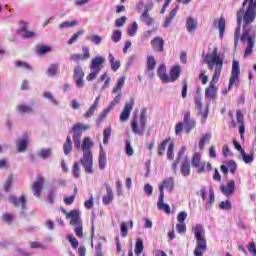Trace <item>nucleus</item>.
Wrapping results in <instances>:
<instances>
[{"label":"nucleus","instance_id":"nucleus-1","mask_svg":"<svg viewBox=\"0 0 256 256\" xmlns=\"http://www.w3.org/2000/svg\"><path fill=\"white\" fill-rule=\"evenodd\" d=\"M256 1L255 0H244L242 7L236 12V21L238 26L234 31V47L237 49L239 46V41L242 43H247L244 50V59L250 57L253 54V49H255L256 41Z\"/></svg>","mask_w":256,"mask_h":256},{"label":"nucleus","instance_id":"nucleus-2","mask_svg":"<svg viewBox=\"0 0 256 256\" xmlns=\"http://www.w3.org/2000/svg\"><path fill=\"white\" fill-rule=\"evenodd\" d=\"M204 63H206L209 71L214 70L212 80L205 89V97L207 99H217V86H215V83L219 82L221 71H223V58L219 55V49L217 47L213 49L212 53L206 54Z\"/></svg>","mask_w":256,"mask_h":256},{"label":"nucleus","instance_id":"nucleus-3","mask_svg":"<svg viewBox=\"0 0 256 256\" xmlns=\"http://www.w3.org/2000/svg\"><path fill=\"white\" fill-rule=\"evenodd\" d=\"M194 237L196 239V246L194 249V256H203L207 251V239H205V228L201 224H196L192 228Z\"/></svg>","mask_w":256,"mask_h":256},{"label":"nucleus","instance_id":"nucleus-4","mask_svg":"<svg viewBox=\"0 0 256 256\" xmlns=\"http://www.w3.org/2000/svg\"><path fill=\"white\" fill-rule=\"evenodd\" d=\"M197 125V122L195 121V119L191 118V111H187L184 113V118H183V122H178L175 125V133L176 135H181V133H183V127H184V131L185 133H191V131H193V129H195Z\"/></svg>","mask_w":256,"mask_h":256},{"label":"nucleus","instance_id":"nucleus-5","mask_svg":"<svg viewBox=\"0 0 256 256\" xmlns=\"http://www.w3.org/2000/svg\"><path fill=\"white\" fill-rule=\"evenodd\" d=\"M140 124L137 122V118L132 119L131 129L135 135H143L147 127V108H143L140 113Z\"/></svg>","mask_w":256,"mask_h":256},{"label":"nucleus","instance_id":"nucleus-6","mask_svg":"<svg viewBox=\"0 0 256 256\" xmlns=\"http://www.w3.org/2000/svg\"><path fill=\"white\" fill-rule=\"evenodd\" d=\"M125 79H127L126 76H121L117 82L114 88L112 89V93L116 94V96L113 98V100L109 104V109H113L116 105H119L121 103V99H123V87L125 86Z\"/></svg>","mask_w":256,"mask_h":256},{"label":"nucleus","instance_id":"nucleus-7","mask_svg":"<svg viewBox=\"0 0 256 256\" xmlns=\"http://www.w3.org/2000/svg\"><path fill=\"white\" fill-rule=\"evenodd\" d=\"M91 127L89 125L78 123L72 127V139L75 147H80L81 145V137L83 135V131H89Z\"/></svg>","mask_w":256,"mask_h":256},{"label":"nucleus","instance_id":"nucleus-8","mask_svg":"<svg viewBox=\"0 0 256 256\" xmlns=\"http://www.w3.org/2000/svg\"><path fill=\"white\" fill-rule=\"evenodd\" d=\"M239 75H241V68L239 67V61L234 60L232 62V70H231V76L228 84V91H231V89H233V85H235V81L239 79Z\"/></svg>","mask_w":256,"mask_h":256},{"label":"nucleus","instance_id":"nucleus-9","mask_svg":"<svg viewBox=\"0 0 256 256\" xmlns=\"http://www.w3.org/2000/svg\"><path fill=\"white\" fill-rule=\"evenodd\" d=\"M80 163L86 173L89 175L93 174V153H83Z\"/></svg>","mask_w":256,"mask_h":256},{"label":"nucleus","instance_id":"nucleus-10","mask_svg":"<svg viewBox=\"0 0 256 256\" xmlns=\"http://www.w3.org/2000/svg\"><path fill=\"white\" fill-rule=\"evenodd\" d=\"M133 107H135V98H130L129 102H126L122 112L120 113V122L125 123V121H129V117H131V111H133Z\"/></svg>","mask_w":256,"mask_h":256},{"label":"nucleus","instance_id":"nucleus-11","mask_svg":"<svg viewBox=\"0 0 256 256\" xmlns=\"http://www.w3.org/2000/svg\"><path fill=\"white\" fill-rule=\"evenodd\" d=\"M73 79L76 87L82 88L85 86V72L83 71V67H81V65L74 67Z\"/></svg>","mask_w":256,"mask_h":256},{"label":"nucleus","instance_id":"nucleus-12","mask_svg":"<svg viewBox=\"0 0 256 256\" xmlns=\"http://www.w3.org/2000/svg\"><path fill=\"white\" fill-rule=\"evenodd\" d=\"M150 44L155 53H163L165 51V40L159 36L154 37Z\"/></svg>","mask_w":256,"mask_h":256},{"label":"nucleus","instance_id":"nucleus-13","mask_svg":"<svg viewBox=\"0 0 256 256\" xmlns=\"http://www.w3.org/2000/svg\"><path fill=\"white\" fill-rule=\"evenodd\" d=\"M43 185H45V178L38 175L36 177V181L32 185V191L34 193V197H41V191H43Z\"/></svg>","mask_w":256,"mask_h":256},{"label":"nucleus","instance_id":"nucleus-14","mask_svg":"<svg viewBox=\"0 0 256 256\" xmlns=\"http://www.w3.org/2000/svg\"><path fill=\"white\" fill-rule=\"evenodd\" d=\"M66 219L70 221V225H79V223H82L81 221V211L74 209L70 212L66 213Z\"/></svg>","mask_w":256,"mask_h":256},{"label":"nucleus","instance_id":"nucleus-15","mask_svg":"<svg viewBox=\"0 0 256 256\" xmlns=\"http://www.w3.org/2000/svg\"><path fill=\"white\" fill-rule=\"evenodd\" d=\"M220 191L228 199L232 197L235 193V180H230L226 186L224 184L220 185Z\"/></svg>","mask_w":256,"mask_h":256},{"label":"nucleus","instance_id":"nucleus-16","mask_svg":"<svg viewBox=\"0 0 256 256\" xmlns=\"http://www.w3.org/2000/svg\"><path fill=\"white\" fill-rule=\"evenodd\" d=\"M105 63V57L96 56L91 60L90 71H98L101 73V69H103V64Z\"/></svg>","mask_w":256,"mask_h":256},{"label":"nucleus","instance_id":"nucleus-17","mask_svg":"<svg viewBox=\"0 0 256 256\" xmlns=\"http://www.w3.org/2000/svg\"><path fill=\"white\" fill-rule=\"evenodd\" d=\"M175 186V183L173 181V177H170V178H166L162 181L161 184H159V191H160V194L159 195H162L165 197V191L164 189H167V191H173V187Z\"/></svg>","mask_w":256,"mask_h":256},{"label":"nucleus","instance_id":"nucleus-18","mask_svg":"<svg viewBox=\"0 0 256 256\" xmlns=\"http://www.w3.org/2000/svg\"><path fill=\"white\" fill-rule=\"evenodd\" d=\"M213 27L219 29V36L221 39H223V36L225 35V27H227V21L225 20V18L220 17L218 20L214 19Z\"/></svg>","mask_w":256,"mask_h":256},{"label":"nucleus","instance_id":"nucleus-19","mask_svg":"<svg viewBox=\"0 0 256 256\" xmlns=\"http://www.w3.org/2000/svg\"><path fill=\"white\" fill-rule=\"evenodd\" d=\"M83 54H72L70 56V59L72 61H85L91 57V54L89 53V47H83L82 48Z\"/></svg>","mask_w":256,"mask_h":256},{"label":"nucleus","instance_id":"nucleus-20","mask_svg":"<svg viewBox=\"0 0 256 256\" xmlns=\"http://www.w3.org/2000/svg\"><path fill=\"white\" fill-rule=\"evenodd\" d=\"M11 203L14 204V207H21L22 211H25L27 208V198H25L24 195L20 196V198H17L15 196L10 198Z\"/></svg>","mask_w":256,"mask_h":256},{"label":"nucleus","instance_id":"nucleus-21","mask_svg":"<svg viewBox=\"0 0 256 256\" xmlns=\"http://www.w3.org/2000/svg\"><path fill=\"white\" fill-rule=\"evenodd\" d=\"M179 77H181V66H173L170 70V76H168L169 83H175Z\"/></svg>","mask_w":256,"mask_h":256},{"label":"nucleus","instance_id":"nucleus-22","mask_svg":"<svg viewBox=\"0 0 256 256\" xmlns=\"http://www.w3.org/2000/svg\"><path fill=\"white\" fill-rule=\"evenodd\" d=\"M16 145L19 153L27 151V147H29V136L24 135L22 139L18 140Z\"/></svg>","mask_w":256,"mask_h":256},{"label":"nucleus","instance_id":"nucleus-23","mask_svg":"<svg viewBox=\"0 0 256 256\" xmlns=\"http://www.w3.org/2000/svg\"><path fill=\"white\" fill-rule=\"evenodd\" d=\"M157 207L160 211H165L167 215L171 213V207L169 204H165V196L163 194L158 197Z\"/></svg>","mask_w":256,"mask_h":256},{"label":"nucleus","instance_id":"nucleus-24","mask_svg":"<svg viewBox=\"0 0 256 256\" xmlns=\"http://www.w3.org/2000/svg\"><path fill=\"white\" fill-rule=\"evenodd\" d=\"M157 75L164 83H169V75H167V68L165 64H161L157 69Z\"/></svg>","mask_w":256,"mask_h":256},{"label":"nucleus","instance_id":"nucleus-25","mask_svg":"<svg viewBox=\"0 0 256 256\" xmlns=\"http://www.w3.org/2000/svg\"><path fill=\"white\" fill-rule=\"evenodd\" d=\"M107 195L103 196L102 201L104 205H109L113 202V189H111V185L105 184Z\"/></svg>","mask_w":256,"mask_h":256},{"label":"nucleus","instance_id":"nucleus-26","mask_svg":"<svg viewBox=\"0 0 256 256\" xmlns=\"http://www.w3.org/2000/svg\"><path fill=\"white\" fill-rule=\"evenodd\" d=\"M16 111L19 113V115H27L33 111V107L27 104H18L16 106Z\"/></svg>","mask_w":256,"mask_h":256},{"label":"nucleus","instance_id":"nucleus-27","mask_svg":"<svg viewBox=\"0 0 256 256\" xmlns=\"http://www.w3.org/2000/svg\"><path fill=\"white\" fill-rule=\"evenodd\" d=\"M94 143L91 141V138L85 137L82 141V151L83 153H93L91 152V148L93 147Z\"/></svg>","mask_w":256,"mask_h":256},{"label":"nucleus","instance_id":"nucleus-28","mask_svg":"<svg viewBox=\"0 0 256 256\" xmlns=\"http://www.w3.org/2000/svg\"><path fill=\"white\" fill-rule=\"evenodd\" d=\"M97 107H99V96L95 99L91 107L83 115L84 119H89V117H91L95 113V111H97Z\"/></svg>","mask_w":256,"mask_h":256},{"label":"nucleus","instance_id":"nucleus-29","mask_svg":"<svg viewBox=\"0 0 256 256\" xmlns=\"http://www.w3.org/2000/svg\"><path fill=\"white\" fill-rule=\"evenodd\" d=\"M194 169H197V173H205V171H211L212 166L210 162H200L198 166H194Z\"/></svg>","mask_w":256,"mask_h":256},{"label":"nucleus","instance_id":"nucleus-30","mask_svg":"<svg viewBox=\"0 0 256 256\" xmlns=\"http://www.w3.org/2000/svg\"><path fill=\"white\" fill-rule=\"evenodd\" d=\"M197 20L193 17H188L186 21V28L188 33H193L197 29Z\"/></svg>","mask_w":256,"mask_h":256},{"label":"nucleus","instance_id":"nucleus-31","mask_svg":"<svg viewBox=\"0 0 256 256\" xmlns=\"http://www.w3.org/2000/svg\"><path fill=\"white\" fill-rule=\"evenodd\" d=\"M180 173L183 177H189V175H191V165L189 164V161L186 160L182 163Z\"/></svg>","mask_w":256,"mask_h":256},{"label":"nucleus","instance_id":"nucleus-32","mask_svg":"<svg viewBox=\"0 0 256 256\" xmlns=\"http://www.w3.org/2000/svg\"><path fill=\"white\" fill-rule=\"evenodd\" d=\"M211 137H212L211 133H206L201 136L200 141L198 143V147L200 151H203L205 149V144L211 141Z\"/></svg>","mask_w":256,"mask_h":256},{"label":"nucleus","instance_id":"nucleus-33","mask_svg":"<svg viewBox=\"0 0 256 256\" xmlns=\"http://www.w3.org/2000/svg\"><path fill=\"white\" fill-rule=\"evenodd\" d=\"M170 141H171V138H167L160 142V144L158 145V156L159 157H163V154L165 153V150L167 149V145H169Z\"/></svg>","mask_w":256,"mask_h":256},{"label":"nucleus","instance_id":"nucleus-34","mask_svg":"<svg viewBox=\"0 0 256 256\" xmlns=\"http://www.w3.org/2000/svg\"><path fill=\"white\" fill-rule=\"evenodd\" d=\"M156 66H157V60H155V56H148L146 61L147 71H153Z\"/></svg>","mask_w":256,"mask_h":256},{"label":"nucleus","instance_id":"nucleus-35","mask_svg":"<svg viewBox=\"0 0 256 256\" xmlns=\"http://www.w3.org/2000/svg\"><path fill=\"white\" fill-rule=\"evenodd\" d=\"M98 165L101 171H103V169L107 167V155L105 154V152H100L98 157Z\"/></svg>","mask_w":256,"mask_h":256},{"label":"nucleus","instance_id":"nucleus-36","mask_svg":"<svg viewBox=\"0 0 256 256\" xmlns=\"http://www.w3.org/2000/svg\"><path fill=\"white\" fill-rule=\"evenodd\" d=\"M225 165L228 167V171H230L232 175L237 173V162H235V160H227Z\"/></svg>","mask_w":256,"mask_h":256},{"label":"nucleus","instance_id":"nucleus-37","mask_svg":"<svg viewBox=\"0 0 256 256\" xmlns=\"http://www.w3.org/2000/svg\"><path fill=\"white\" fill-rule=\"evenodd\" d=\"M11 187H13V174H10L3 186V190L5 191V193H9V191H11Z\"/></svg>","mask_w":256,"mask_h":256},{"label":"nucleus","instance_id":"nucleus-38","mask_svg":"<svg viewBox=\"0 0 256 256\" xmlns=\"http://www.w3.org/2000/svg\"><path fill=\"white\" fill-rule=\"evenodd\" d=\"M143 249H145V246L143 245V240L141 238H138L136 240V244H135V255H141V253H143Z\"/></svg>","mask_w":256,"mask_h":256},{"label":"nucleus","instance_id":"nucleus-39","mask_svg":"<svg viewBox=\"0 0 256 256\" xmlns=\"http://www.w3.org/2000/svg\"><path fill=\"white\" fill-rule=\"evenodd\" d=\"M72 227H74V233L76 237H78V239H83V222L75 224Z\"/></svg>","mask_w":256,"mask_h":256},{"label":"nucleus","instance_id":"nucleus-40","mask_svg":"<svg viewBox=\"0 0 256 256\" xmlns=\"http://www.w3.org/2000/svg\"><path fill=\"white\" fill-rule=\"evenodd\" d=\"M142 21L148 26L153 25V18L149 16L148 9L144 10V12L142 13Z\"/></svg>","mask_w":256,"mask_h":256},{"label":"nucleus","instance_id":"nucleus-41","mask_svg":"<svg viewBox=\"0 0 256 256\" xmlns=\"http://www.w3.org/2000/svg\"><path fill=\"white\" fill-rule=\"evenodd\" d=\"M59 73V64H51L47 69L49 77H55V74Z\"/></svg>","mask_w":256,"mask_h":256},{"label":"nucleus","instance_id":"nucleus-42","mask_svg":"<svg viewBox=\"0 0 256 256\" xmlns=\"http://www.w3.org/2000/svg\"><path fill=\"white\" fill-rule=\"evenodd\" d=\"M109 139H111V126L103 130V145H107Z\"/></svg>","mask_w":256,"mask_h":256},{"label":"nucleus","instance_id":"nucleus-43","mask_svg":"<svg viewBox=\"0 0 256 256\" xmlns=\"http://www.w3.org/2000/svg\"><path fill=\"white\" fill-rule=\"evenodd\" d=\"M201 163V153L195 152L192 156L191 165L192 167H197Z\"/></svg>","mask_w":256,"mask_h":256},{"label":"nucleus","instance_id":"nucleus-44","mask_svg":"<svg viewBox=\"0 0 256 256\" xmlns=\"http://www.w3.org/2000/svg\"><path fill=\"white\" fill-rule=\"evenodd\" d=\"M51 153H53L51 148H45L38 153V157H40V159H49Z\"/></svg>","mask_w":256,"mask_h":256},{"label":"nucleus","instance_id":"nucleus-45","mask_svg":"<svg viewBox=\"0 0 256 256\" xmlns=\"http://www.w3.org/2000/svg\"><path fill=\"white\" fill-rule=\"evenodd\" d=\"M219 209H222L223 211H230V209H233V204L229 200L222 201L219 204Z\"/></svg>","mask_w":256,"mask_h":256},{"label":"nucleus","instance_id":"nucleus-46","mask_svg":"<svg viewBox=\"0 0 256 256\" xmlns=\"http://www.w3.org/2000/svg\"><path fill=\"white\" fill-rule=\"evenodd\" d=\"M47 53H51V46L41 45L37 49L38 55H47Z\"/></svg>","mask_w":256,"mask_h":256},{"label":"nucleus","instance_id":"nucleus-47","mask_svg":"<svg viewBox=\"0 0 256 256\" xmlns=\"http://www.w3.org/2000/svg\"><path fill=\"white\" fill-rule=\"evenodd\" d=\"M215 203V192H213V190L209 191V198L206 201V207L208 209H211V207H213V204Z\"/></svg>","mask_w":256,"mask_h":256},{"label":"nucleus","instance_id":"nucleus-48","mask_svg":"<svg viewBox=\"0 0 256 256\" xmlns=\"http://www.w3.org/2000/svg\"><path fill=\"white\" fill-rule=\"evenodd\" d=\"M15 219V216H13V214L11 213H4L2 215V221H4V223L11 225V223H13Z\"/></svg>","mask_w":256,"mask_h":256},{"label":"nucleus","instance_id":"nucleus-49","mask_svg":"<svg viewBox=\"0 0 256 256\" xmlns=\"http://www.w3.org/2000/svg\"><path fill=\"white\" fill-rule=\"evenodd\" d=\"M174 149L175 143L170 142L167 149V159H169L170 161H173V157H175V155L173 154Z\"/></svg>","mask_w":256,"mask_h":256},{"label":"nucleus","instance_id":"nucleus-50","mask_svg":"<svg viewBox=\"0 0 256 256\" xmlns=\"http://www.w3.org/2000/svg\"><path fill=\"white\" fill-rule=\"evenodd\" d=\"M111 39L113 43H119L121 41V30H114Z\"/></svg>","mask_w":256,"mask_h":256},{"label":"nucleus","instance_id":"nucleus-51","mask_svg":"<svg viewBox=\"0 0 256 256\" xmlns=\"http://www.w3.org/2000/svg\"><path fill=\"white\" fill-rule=\"evenodd\" d=\"M67 239L71 244L72 249H77L79 247V240H77V238L73 237L72 235H68Z\"/></svg>","mask_w":256,"mask_h":256},{"label":"nucleus","instance_id":"nucleus-52","mask_svg":"<svg viewBox=\"0 0 256 256\" xmlns=\"http://www.w3.org/2000/svg\"><path fill=\"white\" fill-rule=\"evenodd\" d=\"M137 29H138L137 22H133L131 27L128 28L129 37H135V35H137Z\"/></svg>","mask_w":256,"mask_h":256},{"label":"nucleus","instance_id":"nucleus-53","mask_svg":"<svg viewBox=\"0 0 256 256\" xmlns=\"http://www.w3.org/2000/svg\"><path fill=\"white\" fill-rule=\"evenodd\" d=\"M15 65L16 67H21L22 69H26V71H33V67H31V65H29V63L27 62L17 61Z\"/></svg>","mask_w":256,"mask_h":256},{"label":"nucleus","instance_id":"nucleus-54","mask_svg":"<svg viewBox=\"0 0 256 256\" xmlns=\"http://www.w3.org/2000/svg\"><path fill=\"white\" fill-rule=\"evenodd\" d=\"M85 33V31L80 30L78 32H76L71 39L68 40V45H73V43H75V41H77V39H79V36L83 35Z\"/></svg>","mask_w":256,"mask_h":256},{"label":"nucleus","instance_id":"nucleus-55","mask_svg":"<svg viewBox=\"0 0 256 256\" xmlns=\"http://www.w3.org/2000/svg\"><path fill=\"white\" fill-rule=\"evenodd\" d=\"M73 142H71V138L67 137L66 139V146H65V155H69L71 151H73Z\"/></svg>","mask_w":256,"mask_h":256},{"label":"nucleus","instance_id":"nucleus-56","mask_svg":"<svg viewBox=\"0 0 256 256\" xmlns=\"http://www.w3.org/2000/svg\"><path fill=\"white\" fill-rule=\"evenodd\" d=\"M77 195V188L74 189V194L65 198L66 205H73L75 203V196Z\"/></svg>","mask_w":256,"mask_h":256},{"label":"nucleus","instance_id":"nucleus-57","mask_svg":"<svg viewBox=\"0 0 256 256\" xmlns=\"http://www.w3.org/2000/svg\"><path fill=\"white\" fill-rule=\"evenodd\" d=\"M241 155L244 163L246 164L253 163V155H247L245 151H242Z\"/></svg>","mask_w":256,"mask_h":256},{"label":"nucleus","instance_id":"nucleus-58","mask_svg":"<svg viewBox=\"0 0 256 256\" xmlns=\"http://www.w3.org/2000/svg\"><path fill=\"white\" fill-rule=\"evenodd\" d=\"M176 231L177 233H186L187 231V225H185V223H181L179 222L178 224H176Z\"/></svg>","mask_w":256,"mask_h":256},{"label":"nucleus","instance_id":"nucleus-59","mask_svg":"<svg viewBox=\"0 0 256 256\" xmlns=\"http://www.w3.org/2000/svg\"><path fill=\"white\" fill-rule=\"evenodd\" d=\"M120 231H121L122 237H127V235H128L127 222H122L121 223Z\"/></svg>","mask_w":256,"mask_h":256},{"label":"nucleus","instance_id":"nucleus-60","mask_svg":"<svg viewBox=\"0 0 256 256\" xmlns=\"http://www.w3.org/2000/svg\"><path fill=\"white\" fill-rule=\"evenodd\" d=\"M110 67L114 72L119 71V68L121 67V61L114 60V62H110Z\"/></svg>","mask_w":256,"mask_h":256},{"label":"nucleus","instance_id":"nucleus-61","mask_svg":"<svg viewBox=\"0 0 256 256\" xmlns=\"http://www.w3.org/2000/svg\"><path fill=\"white\" fill-rule=\"evenodd\" d=\"M185 219H187V212L182 211L177 215L178 223H185Z\"/></svg>","mask_w":256,"mask_h":256},{"label":"nucleus","instance_id":"nucleus-62","mask_svg":"<svg viewBox=\"0 0 256 256\" xmlns=\"http://www.w3.org/2000/svg\"><path fill=\"white\" fill-rule=\"evenodd\" d=\"M124 23H127V17L122 16L115 21V27H123Z\"/></svg>","mask_w":256,"mask_h":256},{"label":"nucleus","instance_id":"nucleus-63","mask_svg":"<svg viewBox=\"0 0 256 256\" xmlns=\"http://www.w3.org/2000/svg\"><path fill=\"white\" fill-rule=\"evenodd\" d=\"M92 72L86 77L87 81H93L97 79V75H99V71L91 70Z\"/></svg>","mask_w":256,"mask_h":256},{"label":"nucleus","instance_id":"nucleus-64","mask_svg":"<svg viewBox=\"0 0 256 256\" xmlns=\"http://www.w3.org/2000/svg\"><path fill=\"white\" fill-rule=\"evenodd\" d=\"M248 251L249 253H251L252 255L256 256V245L255 242H251L248 246Z\"/></svg>","mask_w":256,"mask_h":256}]
</instances>
